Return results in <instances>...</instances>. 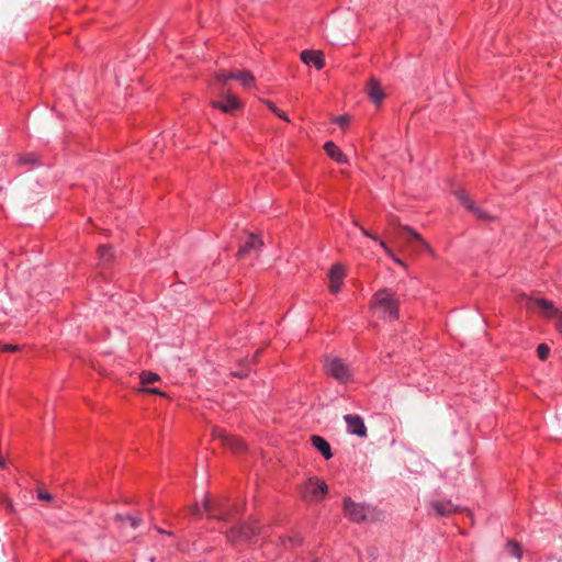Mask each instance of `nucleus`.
Segmentation results:
<instances>
[{
    "instance_id": "nucleus-15",
    "label": "nucleus",
    "mask_w": 562,
    "mask_h": 562,
    "mask_svg": "<svg viewBox=\"0 0 562 562\" xmlns=\"http://www.w3.org/2000/svg\"><path fill=\"white\" fill-rule=\"evenodd\" d=\"M324 149L326 154L338 164H348L347 156L341 151V149L336 146V144L331 140H328L324 144Z\"/></svg>"
},
{
    "instance_id": "nucleus-22",
    "label": "nucleus",
    "mask_w": 562,
    "mask_h": 562,
    "mask_svg": "<svg viewBox=\"0 0 562 562\" xmlns=\"http://www.w3.org/2000/svg\"><path fill=\"white\" fill-rule=\"evenodd\" d=\"M115 519L117 521H128L131 527L136 529L139 526L140 519L138 517L132 516L130 514H116Z\"/></svg>"
},
{
    "instance_id": "nucleus-28",
    "label": "nucleus",
    "mask_w": 562,
    "mask_h": 562,
    "mask_svg": "<svg viewBox=\"0 0 562 562\" xmlns=\"http://www.w3.org/2000/svg\"><path fill=\"white\" fill-rule=\"evenodd\" d=\"M342 281H330L329 290L331 293H338L341 289Z\"/></svg>"
},
{
    "instance_id": "nucleus-26",
    "label": "nucleus",
    "mask_w": 562,
    "mask_h": 562,
    "mask_svg": "<svg viewBox=\"0 0 562 562\" xmlns=\"http://www.w3.org/2000/svg\"><path fill=\"white\" fill-rule=\"evenodd\" d=\"M37 498L41 499V501H52L53 499V494H50L49 492L44 491V490H38L37 491Z\"/></svg>"
},
{
    "instance_id": "nucleus-25",
    "label": "nucleus",
    "mask_w": 562,
    "mask_h": 562,
    "mask_svg": "<svg viewBox=\"0 0 562 562\" xmlns=\"http://www.w3.org/2000/svg\"><path fill=\"white\" fill-rule=\"evenodd\" d=\"M266 104L268 105L269 110L274 113L277 116H279L281 120L285 121V122H289V117L288 115L282 111L280 110L279 108H277L271 101H267Z\"/></svg>"
},
{
    "instance_id": "nucleus-18",
    "label": "nucleus",
    "mask_w": 562,
    "mask_h": 562,
    "mask_svg": "<svg viewBox=\"0 0 562 562\" xmlns=\"http://www.w3.org/2000/svg\"><path fill=\"white\" fill-rule=\"evenodd\" d=\"M19 164L29 165L31 167L41 166L40 156L36 153H26L19 158Z\"/></svg>"
},
{
    "instance_id": "nucleus-32",
    "label": "nucleus",
    "mask_w": 562,
    "mask_h": 562,
    "mask_svg": "<svg viewBox=\"0 0 562 562\" xmlns=\"http://www.w3.org/2000/svg\"><path fill=\"white\" fill-rule=\"evenodd\" d=\"M146 392L157 395H165V393L160 391L158 387H147Z\"/></svg>"
},
{
    "instance_id": "nucleus-37",
    "label": "nucleus",
    "mask_w": 562,
    "mask_h": 562,
    "mask_svg": "<svg viewBox=\"0 0 562 562\" xmlns=\"http://www.w3.org/2000/svg\"><path fill=\"white\" fill-rule=\"evenodd\" d=\"M245 446L243 442H238L237 446H236V449L238 450H244Z\"/></svg>"
},
{
    "instance_id": "nucleus-29",
    "label": "nucleus",
    "mask_w": 562,
    "mask_h": 562,
    "mask_svg": "<svg viewBox=\"0 0 562 562\" xmlns=\"http://www.w3.org/2000/svg\"><path fill=\"white\" fill-rule=\"evenodd\" d=\"M100 252H101V257L104 259V260H108V255L110 256V251H111V248L110 247H106V246H100L99 248Z\"/></svg>"
},
{
    "instance_id": "nucleus-12",
    "label": "nucleus",
    "mask_w": 562,
    "mask_h": 562,
    "mask_svg": "<svg viewBox=\"0 0 562 562\" xmlns=\"http://www.w3.org/2000/svg\"><path fill=\"white\" fill-rule=\"evenodd\" d=\"M301 60L307 66H314L317 70H321L325 66L323 54L316 50H302Z\"/></svg>"
},
{
    "instance_id": "nucleus-7",
    "label": "nucleus",
    "mask_w": 562,
    "mask_h": 562,
    "mask_svg": "<svg viewBox=\"0 0 562 562\" xmlns=\"http://www.w3.org/2000/svg\"><path fill=\"white\" fill-rule=\"evenodd\" d=\"M218 79L223 82H226L228 80H237L245 88H250L255 82V78L249 70H238V71H229V72L222 71L218 75Z\"/></svg>"
},
{
    "instance_id": "nucleus-10",
    "label": "nucleus",
    "mask_w": 562,
    "mask_h": 562,
    "mask_svg": "<svg viewBox=\"0 0 562 562\" xmlns=\"http://www.w3.org/2000/svg\"><path fill=\"white\" fill-rule=\"evenodd\" d=\"M212 106L224 113L231 114L241 106L240 101L233 94H227L223 100L212 101Z\"/></svg>"
},
{
    "instance_id": "nucleus-34",
    "label": "nucleus",
    "mask_w": 562,
    "mask_h": 562,
    "mask_svg": "<svg viewBox=\"0 0 562 562\" xmlns=\"http://www.w3.org/2000/svg\"><path fill=\"white\" fill-rule=\"evenodd\" d=\"M157 531H158L159 533L168 535V536H170V537H171V536H173V533H172L171 531H167V530H164V529H161V528H157Z\"/></svg>"
},
{
    "instance_id": "nucleus-16",
    "label": "nucleus",
    "mask_w": 562,
    "mask_h": 562,
    "mask_svg": "<svg viewBox=\"0 0 562 562\" xmlns=\"http://www.w3.org/2000/svg\"><path fill=\"white\" fill-rule=\"evenodd\" d=\"M262 245V240L258 236L251 234L248 239L239 247L237 255L238 257H245L252 250L259 249Z\"/></svg>"
},
{
    "instance_id": "nucleus-3",
    "label": "nucleus",
    "mask_w": 562,
    "mask_h": 562,
    "mask_svg": "<svg viewBox=\"0 0 562 562\" xmlns=\"http://www.w3.org/2000/svg\"><path fill=\"white\" fill-rule=\"evenodd\" d=\"M345 515L353 522H362L368 519L370 508L364 504L355 503L349 496L342 499Z\"/></svg>"
},
{
    "instance_id": "nucleus-9",
    "label": "nucleus",
    "mask_w": 562,
    "mask_h": 562,
    "mask_svg": "<svg viewBox=\"0 0 562 562\" xmlns=\"http://www.w3.org/2000/svg\"><path fill=\"white\" fill-rule=\"evenodd\" d=\"M193 514L196 517H201L203 514H206L209 517L217 518L221 520H225L228 515L226 510H223L218 514L215 513L213 503L206 497L202 499L201 504H196Z\"/></svg>"
},
{
    "instance_id": "nucleus-17",
    "label": "nucleus",
    "mask_w": 562,
    "mask_h": 562,
    "mask_svg": "<svg viewBox=\"0 0 562 562\" xmlns=\"http://www.w3.org/2000/svg\"><path fill=\"white\" fill-rule=\"evenodd\" d=\"M504 551L507 555L513 557L517 560H520L522 558V547L521 544L514 540L508 539L504 546Z\"/></svg>"
},
{
    "instance_id": "nucleus-36",
    "label": "nucleus",
    "mask_w": 562,
    "mask_h": 562,
    "mask_svg": "<svg viewBox=\"0 0 562 562\" xmlns=\"http://www.w3.org/2000/svg\"><path fill=\"white\" fill-rule=\"evenodd\" d=\"M5 349H7V350H9V351H15V350H16V347H15V346H12V345H9V346H7V348H5Z\"/></svg>"
},
{
    "instance_id": "nucleus-2",
    "label": "nucleus",
    "mask_w": 562,
    "mask_h": 562,
    "mask_svg": "<svg viewBox=\"0 0 562 562\" xmlns=\"http://www.w3.org/2000/svg\"><path fill=\"white\" fill-rule=\"evenodd\" d=\"M373 302L383 310L384 318L395 321L400 317L398 303L389 289L383 288L373 295Z\"/></svg>"
},
{
    "instance_id": "nucleus-6",
    "label": "nucleus",
    "mask_w": 562,
    "mask_h": 562,
    "mask_svg": "<svg viewBox=\"0 0 562 562\" xmlns=\"http://www.w3.org/2000/svg\"><path fill=\"white\" fill-rule=\"evenodd\" d=\"M347 425V432L360 438L367 437V427L363 418L357 414H347L344 416Z\"/></svg>"
},
{
    "instance_id": "nucleus-35",
    "label": "nucleus",
    "mask_w": 562,
    "mask_h": 562,
    "mask_svg": "<svg viewBox=\"0 0 562 562\" xmlns=\"http://www.w3.org/2000/svg\"><path fill=\"white\" fill-rule=\"evenodd\" d=\"M369 554H370V557H372V559H375V558H376V555H375V550H374V549H370V550H369Z\"/></svg>"
},
{
    "instance_id": "nucleus-21",
    "label": "nucleus",
    "mask_w": 562,
    "mask_h": 562,
    "mask_svg": "<svg viewBox=\"0 0 562 562\" xmlns=\"http://www.w3.org/2000/svg\"><path fill=\"white\" fill-rule=\"evenodd\" d=\"M360 231L362 233L363 236L376 241L379 244V246L386 252V254H390L391 252V249L387 247V245L385 244L384 240H382L378 235L375 234H372L371 232H369L367 228L360 226Z\"/></svg>"
},
{
    "instance_id": "nucleus-31",
    "label": "nucleus",
    "mask_w": 562,
    "mask_h": 562,
    "mask_svg": "<svg viewBox=\"0 0 562 562\" xmlns=\"http://www.w3.org/2000/svg\"><path fill=\"white\" fill-rule=\"evenodd\" d=\"M407 232L412 237H414L415 239H417L420 243H424V240L422 239V237L418 235V233L416 231H414L413 228H407Z\"/></svg>"
},
{
    "instance_id": "nucleus-14",
    "label": "nucleus",
    "mask_w": 562,
    "mask_h": 562,
    "mask_svg": "<svg viewBox=\"0 0 562 562\" xmlns=\"http://www.w3.org/2000/svg\"><path fill=\"white\" fill-rule=\"evenodd\" d=\"M368 97L374 105H380L385 98V93L381 85L375 79H371L369 81Z\"/></svg>"
},
{
    "instance_id": "nucleus-11",
    "label": "nucleus",
    "mask_w": 562,
    "mask_h": 562,
    "mask_svg": "<svg viewBox=\"0 0 562 562\" xmlns=\"http://www.w3.org/2000/svg\"><path fill=\"white\" fill-rule=\"evenodd\" d=\"M530 302L540 311L546 317H557L560 311L555 307L554 303L546 297H535Z\"/></svg>"
},
{
    "instance_id": "nucleus-23",
    "label": "nucleus",
    "mask_w": 562,
    "mask_h": 562,
    "mask_svg": "<svg viewBox=\"0 0 562 562\" xmlns=\"http://www.w3.org/2000/svg\"><path fill=\"white\" fill-rule=\"evenodd\" d=\"M159 380V375L151 371H143L140 373V382L144 385L153 384Z\"/></svg>"
},
{
    "instance_id": "nucleus-38",
    "label": "nucleus",
    "mask_w": 562,
    "mask_h": 562,
    "mask_svg": "<svg viewBox=\"0 0 562 562\" xmlns=\"http://www.w3.org/2000/svg\"><path fill=\"white\" fill-rule=\"evenodd\" d=\"M4 465V460L3 458L0 456V467H3Z\"/></svg>"
},
{
    "instance_id": "nucleus-4",
    "label": "nucleus",
    "mask_w": 562,
    "mask_h": 562,
    "mask_svg": "<svg viewBox=\"0 0 562 562\" xmlns=\"http://www.w3.org/2000/svg\"><path fill=\"white\" fill-rule=\"evenodd\" d=\"M304 491L307 499L322 502L328 494V485L319 477L312 476L305 482Z\"/></svg>"
},
{
    "instance_id": "nucleus-19",
    "label": "nucleus",
    "mask_w": 562,
    "mask_h": 562,
    "mask_svg": "<svg viewBox=\"0 0 562 562\" xmlns=\"http://www.w3.org/2000/svg\"><path fill=\"white\" fill-rule=\"evenodd\" d=\"M432 508L439 516H448L453 512V505L450 502L436 501L432 503Z\"/></svg>"
},
{
    "instance_id": "nucleus-13",
    "label": "nucleus",
    "mask_w": 562,
    "mask_h": 562,
    "mask_svg": "<svg viewBox=\"0 0 562 562\" xmlns=\"http://www.w3.org/2000/svg\"><path fill=\"white\" fill-rule=\"evenodd\" d=\"M312 446L323 456L325 460L333 458V451L329 442L322 436L313 435L311 437Z\"/></svg>"
},
{
    "instance_id": "nucleus-1",
    "label": "nucleus",
    "mask_w": 562,
    "mask_h": 562,
    "mask_svg": "<svg viewBox=\"0 0 562 562\" xmlns=\"http://www.w3.org/2000/svg\"><path fill=\"white\" fill-rule=\"evenodd\" d=\"M324 368L328 375L340 384H346L352 379V371L339 357L325 356Z\"/></svg>"
},
{
    "instance_id": "nucleus-30",
    "label": "nucleus",
    "mask_w": 562,
    "mask_h": 562,
    "mask_svg": "<svg viewBox=\"0 0 562 562\" xmlns=\"http://www.w3.org/2000/svg\"><path fill=\"white\" fill-rule=\"evenodd\" d=\"M555 327L557 329L562 333V312H560L558 315H557V323H555Z\"/></svg>"
},
{
    "instance_id": "nucleus-27",
    "label": "nucleus",
    "mask_w": 562,
    "mask_h": 562,
    "mask_svg": "<svg viewBox=\"0 0 562 562\" xmlns=\"http://www.w3.org/2000/svg\"><path fill=\"white\" fill-rule=\"evenodd\" d=\"M335 123H337L341 127H345L349 123V117L346 114L339 115L335 119Z\"/></svg>"
},
{
    "instance_id": "nucleus-24",
    "label": "nucleus",
    "mask_w": 562,
    "mask_h": 562,
    "mask_svg": "<svg viewBox=\"0 0 562 562\" xmlns=\"http://www.w3.org/2000/svg\"><path fill=\"white\" fill-rule=\"evenodd\" d=\"M550 353V347L547 344H539L537 346V356L541 361L548 359Z\"/></svg>"
},
{
    "instance_id": "nucleus-8",
    "label": "nucleus",
    "mask_w": 562,
    "mask_h": 562,
    "mask_svg": "<svg viewBox=\"0 0 562 562\" xmlns=\"http://www.w3.org/2000/svg\"><path fill=\"white\" fill-rule=\"evenodd\" d=\"M454 195L459 203L471 213L475 214L481 220H487L488 215L485 211L476 206V204L470 199L464 190H457Z\"/></svg>"
},
{
    "instance_id": "nucleus-33",
    "label": "nucleus",
    "mask_w": 562,
    "mask_h": 562,
    "mask_svg": "<svg viewBox=\"0 0 562 562\" xmlns=\"http://www.w3.org/2000/svg\"><path fill=\"white\" fill-rule=\"evenodd\" d=\"M290 541L292 542L293 546H301L303 542L302 539L299 537L291 538Z\"/></svg>"
},
{
    "instance_id": "nucleus-20",
    "label": "nucleus",
    "mask_w": 562,
    "mask_h": 562,
    "mask_svg": "<svg viewBox=\"0 0 562 562\" xmlns=\"http://www.w3.org/2000/svg\"><path fill=\"white\" fill-rule=\"evenodd\" d=\"M345 274L344 267L340 263H335L329 269L328 277L330 281H342Z\"/></svg>"
},
{
    "instance_id": "nucleus-5",
    "label": "nucleus",
    "mask_w": 562,
    "mask_h": 562,
    "mask_svg": "<svg viewBox=\"0 0 562 562\" xmlns=\"http://www.w3.org/2000/svg\"><path fill=\"white\" fill-rule=\"evenodd\" d=\"M226 536L232 542L252 541L257 536V531L248 525H236L227 530Z\"/></svg>"
}]
</instances>
